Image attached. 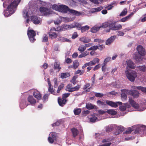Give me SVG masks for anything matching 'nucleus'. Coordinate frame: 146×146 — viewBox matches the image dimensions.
<instances>
[{"label": "nucleus", "mask_w": 146, "mask_h": 146, "mask_svg": "<svg viewBox=\"0 0 146 146\" xmlns=\"http://www.w3.org/2000/svg\"><path fill=\"white\" fill-rule=\"evenodd\" d=\"M119 109L121 111H124L126 110V108L125 105L120 106L119 107Z\"/></svg>", "instance_id": "nucleus-59"}, {"label": "nucleus", "mask_w": 146, "mask_h": 146, "mask_svg": "<svg viewBox=\"0 0 146 146\" xmlns=\"http://www.w3.org/2000/svg\"><path fill=\"white\" fill-rule=\"evenodd\" d=\"M79 65V62L77 60H75L73 62V66L74 67V69H76L78 68Z\"/></svg>", "instance_id": "nucleus-37"}, {"label": "nucleus", "mask_w": 146, "mask_h": 146, "mask_svg": "<svg viewBox=\"0 0 146 146\" xmlns=\"http://www.w3.org/2000/svg\"><path fill=\"white\" fill-rule=\"evenodd\" d=\"M70 73L68 72L62 73L60 74V78L64 79L70 76Z\"/></svg>", "instance_id": "nucleus-28"}, {"label": "nucleus", "mask_w": 146, "mask_h": 146, "mask_svg": "<svg viewBox=\"0 0 146 146\" xmlns=\"http://www.w3.org/2000/svg\"><path fill=\"white\" fill-rule=\"evenodd\" d=\"M116 128L117 131L114 133V134L115 135H118L120 133H122L124 131V127L122 126L117 127Z\"/></svg>", "instance_id": "nucleus-22"}, {"label": "nucleus", "mask_w": 146, "mask_h": 146, "mask_svg": "<svg viewBox=\"0 0 146 146\" xmlns=\"http://www.w3.org/2000/svg\"><path fill=\"white\" fill-rule=\"evenodd\" d=\"M54 68L55 70H58L59 71L61 69V68L60 66V64L58 62H55L54 63Z\"/></svg>", "instance_id": "nucleus-31"}, {"label": "nucleus", "mask_w": 146, "mask_h": 146, "mask_svg": "<svg viewBox=\"0 0 146 146\" xmlns=\"http://www.w3.org/2000/svg\"><path fill=\"white\" fill-rule=\"evenodd\" d=\"M71 130L73 134V136L75 137L78 134V130L76 128H72Z\"/></svg>", "instance_id": "nucleus-30"}, {"label": "nucleus", "mask_w": 146, "mask_h": 146, "mask_svg": "<svg viewBox=\"0 0 146 146\" xmlns=\"http://www.w3.org/2000/svg\"><path fill=\"white\" fill-rule=\"evenodd\" d=\"M128 93L129 95H130L132 96L134 98H138L139 95V92L135 90H128Z\"/></svg>", "instance_id": "nucleus-9"}, {"label": "nucleus", "mask_w": 146, "mask_h": 146, "mask_svg": "<svg viewBox=\"0 0 146 146\" xmlns=\"http://www.w3.org/2000/svg\"><path fill=\"white\" fill-rule=\"evenodd\" d=\"M86 108L88 110H90L93 109H97L98 107L95 105H93L90 103H87L86 104Z\"/></svg>", "instance_id": "nucleus-18"}, {"label": "nucleus", "mask_w": 146, "mask_h": 146, "mask_svg": "<svg viewBox=\"0 0 146 146\" xmlns=\"http://www.w3.org/2000/svg\"><path fill=\"white\" fill-rule=\"evenodd\" d=\"M48 91L51 94L55 95L56 93L54 91V90L53 89L52 87H51L52 85L51 84L50 80L48 78Z\"/></svg>", "instance_id": "nucleus-14"}, {"label": "nucleus", "mask_w": 146, "mask_h": 146, "mask_svg": "<svg viewBox=\"0 0 146 146\" xmlns=\"http://www.w3.org/2000/svg\"><path fill=\"white\" fill-rule=\"evenodd\" d=\"M113 126L110 125L107 126L106 127V131L107 132H109L111 131L113 129Z\"/></svg>", "instance_id": "nucleus-35"}, {"label": "nucleus", "mask_w": 146, "mask_h": 146, "mask_svg": "<svg viewBox=\"0 0 146 146\" xmlns=\"http://www.w3.org/2000/svg\"><path fill=\"white\" fill-rule=\"evenodd\" d=\"M133 129L132 127H129L125 131L123 132V134H127L130 133L133 131Z\"/></svg>", "instance_id": "nucleus-38"}, {"label": "nucleus", "mask_w": 146, "mask_h": 146, "mask_svg": "<svg viewBox=\"0 0 146 146\" xmlns=\"http://www.w3.org/2000/svg\"><path fill=\"white\" fill-rule=\"evenodd\" d=\"M78 36V35L76 32H74L72 34V39H74L76 38Z\"/></svg>", "instance_id": "nucleus-56"}, {"label": "nucleus", "mask_w": 146, "mask_h": 146, "mask_svg": "<svg viewBox=\"0 0 146 146\" xmlns=\"http://www.w3.org/2000/svg\"><path fill=\"white\" fill-rule=\"evenodd\" d=\"M89 29V27L87 25H86L81 27L80 29L81 32L82 33H83L85 32L88 30Z\"/></svg>", "instance_id": "nucleus-33"}, {"label": "nucleus", "mask_w": 146, "mask_h": 146, "mask_svg": "<svg viewBox=\"0 0 146 146\" xmlns=\"http://www.w3.org/2000/svg\"><path fill=\"white\" fill-rule=\"evenodd\" d=\"M109 26L110 29L113 31L119 30L122 28V25L119 24L117 23L116 21L110 23Z\"/></svg>", "instance_id": "nucleus-4"}, {"label": "nucleus", "mask_w": 146, "mask_h": 146, "mask_svg": "<svg viewBox=\"0 0 146 146\" xmlns=\"http://www.w3.org/2000/svg\"><path fill=\"white\" fill-rule=\"evenodd\" d=\"M128 89H123L121 90L122 93L121 94V98L122 100H125L127 99V94L129 95L128 93Z\"/></svg>", "instance_id": "nucleus-12"}, {"label": "nucleus", "mask_w": 146, "mask_h": 146, "mask_svg": "<svg viewBox=\"0 0 146 146\" xmlns=\"http://www.w3.org/2000/svg\"><path fill=\"white\" fill-rule=\"evenodd\" d=\"M103 8L102 7H100L97 8H93L92 9L93 12H96L100 11L103 9Z\"/></svg>", "instance_id": "nucleus-36"}, {"label": "nucleus", "mask_w": 146, "mask_h": 146, "mask_svg": "<svg viewBox=\"0 0 146 146\" xmlns=\"http://www.w3.org/2000/svg\"><path fill=\"white\" fill-rule=\"evenodd\" d=\"M98 113L102 115L106 113V111L102 110H98Z\"/></svg>", "instance_id": "nucleus-64"}, {"label": "nucleus", "mask_w": 146, "mask_h": 146, "mask_svg": "<svg viewBox=\"0 0 146 146\" xmlns=\"http://www.w3.org/2000/svg\"><path fill=\"white\" fill-rule=\"evenodd\" d=\"M139 69L140 70L144 72L145 70V66H139Z\"/></svg>", "instance_id": "nucleus-62"}, {"label": "nucleus", "mask_w": 146, "mask_h": 146, "mask_svg": "<svg viewBox=\"0 0 146 146\" xmlns=\"http://www.w3.org/2000/svg\"><path fill=\"white\" fill-rule=\"evenodd\" d=\"M28 37L32 42H33L36 40L35 37L36 35L35 31L33 30H29L27 31Z\"/></svg>", "instance_id": "nucleus-5"}, {"label": "nucleus", "mask_w": 146, "mask_h": 146, "mask_svg": "<svg viewBox=\"0 0 146 146\" xmlns=\"http://www.w3.org/2000/svg\"><path fill=\"white\" fill-rule=\"evenodd\" d=\"M115 3L113 2L111 4L109 5L108 6L105 7V8L107 9L108 10H110L111 9L114 7L113 5L115 4Z\"/></svg>", "instance_id": "nucleus-46"}, {"label": "nucleus", "mask_w": 146, "mask_h": 146, "mask_svg": "<svg viewBox=\"0 0 146 146\" xmlns=\"http://www.w3.org/2000/svg\"><path fill=\"white\" fill-rule=\"evenodd\" d=\"M106 104L114 108H116L118 106L117 104L119 105H121L122 104V103L121 102H118L117 103H115L111 101L106 100Z\"/></svg>", "instance_id": "nucleus-8"}, {"label": "nucleus", "mask_w": 146, "mask_h": 146, "mask_svg": "<svg viewBox=\"0 0 146 146\" xmlns=\"http://www.w3.org/2000/svg\"><path fill=\"white\" fill-rule=\"evenodd\" d=\"M81 111V109L80 108L74 109V112L75 115H79Z\"/></svg>", "instance_id": "nucleus-34"}, {"label": "nucleus", "mask_w": 146, "mask_h": 146, "mask_svg": "<svg viewBox=\"0 0 146 146\" xmlns=\"http://www.w3.org/2000/svg\"><path fill=\"white\" fill-rule=\"evenodd\" d=\"M98 119L97 117L94 116L92 117H91L90 118V121L92 122H94L96 121V120Z\"/></svg>", "instance_id": "nucleus-53"}, {"label": "nucleus", "mask_w": 146, "mask_h": 146, "mask_svg": "<svg viewBox=\"0 0 146 146\" xmlns=\"http://www.w3.org/2000/svg\"><path fill=\"white\" fill-rule=\"evenodd\" d=\"M142 56L139 54H136L134 58L136 61L140 62L142 60Z\"/></svg>", "instance_id": "nucleus-27"}, {"label": "nucleus", "mask_w": 146, "mask_h": 146, "mask_svg": "<svg viewBox=\"0 0 146 146\" xmlns=\"http://www.w3.org/2000/svg\"><path fill=\"white\" fill-rule=\"evenodd\" d=\"M133 13H131L129 15L127 16L124 17L123 18L119 21L121 22H125L128 19H129L130 17H131L133 15Z\"/></svg>", "instance_id": "nucleus-23"}, {"label": "nucleus", "mask_w": 146, "mask_h": 146, "mask_svg": "<svg viewBox=\"0 0 146 146\" xmlns=\"http://www.w3.org/2000/svg\"><path fill=\"white\" fill-rule=\"evenodd\" d=\"M39 10L42 15H47L50 13V10L46 7H40Z\"/></svg>", "instance_id": "nucleus-7"}, {"label": "nucleus", "mask_w": 146, "mask_h": 146, "mask_svg": "<svg viewBox=\"0 0 146 146\" xmlns=\"http://www.w3.org/2000/svg\"><path fill=\"white\" fill-rule=\"evenodd\" d=\"M98 48V46H91L88 49V50H96Z\"/></svg>", "instance_id": "nucleus-44"}, {"label": "nucleus", "mask_w": 146, "mask_h": 146, "mask_svg": "<svg viewBox=\"0 0 146 146\" xmlns=\"http://www.w3.org/2000/svg\"><path fill=\"white\" fill-rule=\"evenodd\" d=\"M84 73V71H81L80 70H78L76 71L74 73L75 74H80V75H81Z\"/></svg>", "instance_id": "nucleus-52"}, {"label": "nucleus", "mask_w": 146, "mask_h": 146, "mask_svg": "<svg viewBox=\"0 0 146 146\" xmlns=\"http://www.w3.org/2000/svg\"><path fill=\"white\" fill-rule=\"evenodd\" d=\"M125 73L127 78L132 82L134 81L137 76V72L133 70L130 71L127 70L125 71Z\"/></svg>", "instance_id": "nucleus-3"}, {"label": "nucleus", "mask_w": 146, "mask_h": 146, "mask_svg": "<svg viewBox=\"0 0 146 146\" xmlns=\"http://www.w3.org/2000/svg\"><path fill=\"white\" fill-rule=\"evenodd\" d=\"M106 112L112 115H116L117 113V111H115V110L113 109L108 110L106 111Z\"/></svg>", "instance_id": "nucleus-29"}, {"label": "nucleus", "mask_w": 146, "mask_h": 146, "mask_svg": "<svg viewBox=\"0 0 146 146\" xmlns=\"http://www.w3.org/2000/svg\"><path fill=\"white\" fill-rule=\"evenodd\" d=\"M67 100L63 98H61V97H59L58 98V101L59 105L61 106H63L66 104Z\"/></svg>", "instance_id": "nucleus-13"}, {"label": "nucleus", "mask_w": 146, "mask_h": 146, "mask_svg": "<svg viewBox=\"0 0 146 146\" xmlns=\"http://www.w3.org/2000/svg\"><path fill=\"white\" fill-rule=\"evenodd\" d=\"M27 101L32 105H34L36 101L32 96H29L27 98Z\"/></svg>", "instance_id": "nucleus-17"}, {"label": "nucleus", "mask_w": 146, "mask_h": 146, "mask_svg": "<svg viewBox=\"0 0 146 146\" xmlns=\"http://www.w3.org/2000/svg\"><path fill=\"white\" fill-rule=\"evenodd\" d=\"M86 49V48L85 46L83 45H81L78 48V50L80 52H84Z\"/></svg>", "instance_id": "nucleus-39"}, {"label": "nucleus", "mask_w": 146, "mask_h": 146, "mask_svg": "<svg viewBox=\"0 0 146 146\" xmlns=\"http://www.w3.org/2000/svg\"><path fill=\"white\" fill-rule=\"evenodd\" d=\"M135 133H146V126L144 125L137 126L135 130Z\"/></svg>", "instance_id": "nucleus-6"}, {"label": "nucleus", "mask_w": 146, "mask_h": 146, "mask_svg": "<svg viewBox=\"0 0 146 146\" xmlns=\"http://www.w3.org/2000/svg\"><path fill=\"white\" fill-rule=\"evenodd\" d=\"M100 60L98 58H95L92 61L84 64L82 66V68L84 69L87 66H88L87 68V72H89L92 68L91 66L95 65L96 64L99 62Z\"/></svg>", "instance_id": "nucleus-2"}, {"label": "nucleus", "mask_w": 146, "mask_h": 146, "mask_svg": "<svg viewBox=\"0 0 146 146\" xmlns=\"http://www.w3.org/2000/svg\"><path fill=\"white\" fill-rule=\"evenodd\" d=\"M70 9L69 8L65 5H59V11L62 13H66L68 11L70 12Z\"/></svg>", "instance_id": "nucleus-10"}, {"label": "nucleus", "mask_w": 146, "mask_h": 146, "mask_svg": "<svg viewBox=\"0 0 146 146\" xmlns=\"http://www.w3.org/2000/svg\"><path fill=\"white\" fill-rule=\"evenodd\" d=\"M53 82L54 83L53 85L54 87V88H56L58 86V80L56 78H54L53 80Z\"/></svg>", "instance_id": "nucleus-45"}, {"label": "nucleus", "mask_w": 146, "mask_h": 146, "mask_svg": "<svg viewBox=\"0 0 146 146\" xmlns=\"http://www.w3.org/2000/svg\"><path fill=\"white\" fill-rule=\"evenodd\" d=\"M52 8L55 10L59 11V5L58 6L56 4H54L52 6Z\"/></svg>", "instance_id": "nucleus-57"}, {"label": "nucleus", "mask_w": 146, "mask_h": 146, "mask_svg": "<svg viewBox=\"0 0 146 146\" xmlns=\"http://www.w3.org/2000/svg\"><path fill=\"white\" fill-rule=\"evenodd\" d=\"M97 103L99 105H101V106H106V104L105 103L101 101L100 100H98Z\"/></svg>", "instance_id": "nucleus-50"}, {"label": "nucleus", "mask_w": 146, "mask_h": 146, "mask_svg": "<svg viewBox=\"0 0 146 146\" xmlns=\"http://www.w3.org/2000/svg\"><path fill=\"white\" fill-rule=\"evenodd\" d=\"M48 95L46 94H44L42 98V100L44 102H45L48 98Z\"/></svg>", "instance_id": "nucleus-54"}, {"label": "nucleus", "mask_w": 146, "mask_h": 146, "mask_svg": "<svg viewBox=\"0 0 146 146\" xmlns=\"http://www.w3.org/2000/svg\"><path fill=\"white\" fill-rule=\"evenodd\" d=\"M64 87V84L62 83L58 87V89L57 91V93H59L60 91L62 90Z\"/></svg>", "instance_id": "nucleus-42"}, {"label": "nucleus", "mask_w": 146, "mask_h": 146, "mask_svg": "<svg viewBox=\"0 0 146 146\" xmlns=\"http://www.w3.org/2000/svg\"><path fill=\"white\" fill-rule=\"evenodd\" d=\"M51 137H52L54 140L55 141L56 140L57 137L56 133L54 132H52L51 134Z\"/></svg>", "instance_id": "nucleus-47"}, {"label": "nucleus", "mask_w": 146, "mask_h": 146, "mask_svg": "<svg viewBox=\"0 0 146 146\" xmlns=\"http://www.w3.org/2000/svg\"><path fill=\"white\" fill-rule=\"evenodd\" d=\"M31 21L35 24H38L40 23V20L36 16H32L31 17Z\"/></svg>", "instance_id": "nucleus-21"}, {"label": "nucleus", "mask_w": 146, "mask_h": 146, "mask_svg": "<svg viewBox=\"0 0 146 146\" xmlns=\"http://www.w3.org/2000/svg\"><path fill=\"white\" fill-rule=\"evenodd\" d=\"M126 64L127 66L130 68L134 69L135 67L134 63L131 60H127Z\"/></svg>", "instance_id": "nucleus-20"}, {"label": "nucleus", "mask_w": 146, "mask_h": 146, "mask_svg": "<svg viewBox=\"0 0 146 146\" xmlns=\"http://www.w3.org/2000/svg\"><path fill=\"white\" fill-rule=\"evenodd\" d=\"M127 11L126 8H125L121 13L119 15L120 16L123 17L125 16L127 14Z\"/></svg>", "instance_id": "nucleus-41"}, {"label": "nucleus", "mask_w": 146, "mask_h": 146, "mask_svg": "<svg viewBox=\"0 0 146 146\" xmlns=\"http://www.w3.org/2000/svg\"><path fill=\"white\" fill-rule=\"evenodd\" d=\"M70 95V93H68L63 94L62 95V98L65 99L66 98L68 97Z\"/></svg>", "instance_id": "nucleus-60"}, {"label": "nucleus", "mask_w": 146, "mask_h": 146, "mask_svg": "<svg viewBox=\"0 0 146 146\" xmlns=\"http://www.w3.org/2000/svg\"><path fill=\"white\" fill-rule=\"evenodd\" d=\"M111 60V58L109 57H107L104 60V65H105L108 62L110 61Z\"/></svg>", "instance_id": "nucleus-49"}, {"label": "nucleus", "mask_w": 146, "mask_h": 146, "mask_svg": "<svg viewBox=\"0 0 146 146\" xmlns=\"http://www.w3.org/2000/svg\"><path fill=\"white\" fill-rule=\"evenodd\" d=\"M80 40L85 43H88L91 41L90 39L85 37L80 38Z\"/></svg>", "instance_id": "nucleus-25"}, {"label": "nucleus", "mask_w": 146, "mask_h": 146, "mask_svg": "<svg viewBox=\"0 0 146 146\" xmlns=\"http://www.w3.org/2000/svg\"><path fill=\"white\" fill-rule=\"evenodd\" d=\"M100 28L101 27H94L91 29V32L92 33H96L100 30Z\"/></svg>", "instance_id": "nucleus-32"}, {"label": "nucleus", "mask_w": 146, "mask_h": 146, "mask_svg": "<svg viewBox=\"0 0 146 146\" xmlns=\"http://www.w3.org/2000/svg\"><path fill=\"white\" fill-rule=\"evenodd\" d=\"M101 66L100 64H98L96 65L94 68L93 70L94 71H96L100 68Z\"/></svg>", "instance_id": "nucleus-61"}, {"label": "nucleus", "mask_w": 146, "mask_h": 146, "mask_svg": "<svg viewBox=\"0 0 146 146\" xmlns=\"http://www.w3.org/2000/svg\"><path fill=\"white\" fill-rule=\"evenodd\" d=\"M48 35L49 38L51 39H55L57 38V34L54 32H50L48 33Z\"/></svg>", "instance_id": "nucleus-24"}, {"label": "nucleus", "mask_w": 146, "mask_h": 146, "mask_svg": "<svg viewBox=\"0 0 146 146\" xmlns=\"http://www.w3.org/2000/svg\"><path fill=\"white\" fill-rule=\"evenodd\" d=\"M70 13L73 14L74 15L76 16H79L82 15V14L80 12L72 9H70Z\"/></svg>", "instance_id": "nucleus-26"}, {"label": "nucleus", "mask_w": 146, "mask_h": 146, "mask_svg": "<svg viewBox=\"0 0 146 146\" xmlns=\"http://www.w3.org/2000/svg\"><path fill=\"white\" fill-rule=\"evenodd\" d=\"M129 104L135 108L137 109L139 107V104H136V102L132 99V98H129Z\"/></svg>", "instance_id": "nucleus-16"}, {"label": "nucleus", "mask_w": 146, "mask_h": 146, "mask_svg": "<svg viewBox=\"0 0 146 146\" xmlns=\"http://www.w3.org/2000/svg\"><path fill=\"white\" fill-rule=\"evenodd\" d=\"M21 0H15L12 2L7 7V9L9 13L12 14L15 11L16 9Z\"/></svg>", "instance_id": "nucleus-1"}, {"label": "nucleus", "mask_w": 146, "mask_h": 146, "mask_svg": "<svg viewBox=\"0 0 146 146\" xmlns=\"http://www.w3.org/2000/svg\"><path fill=\"white\" fill-rule=\"evenodd\" d=\"M64 37H62L60 36H58V38H57V40L58 41H59L61 42H64Z\"/></svg>", "instance_id": "nucleus-63"}, {"label": "nucleus", "mask_w": 146, "mask_h": 146, "mask_svg": "<svg viewBox=\"0 0 146 146\" xmlns=\"http://www.w3.org/2000/svg\"><path fill=\"white\" fill-rule=\"evenodd\" d=\"M77 76H74L72 78V80L70 81V82L72 83L74 85L76 83V80L77 78Z\"/></svg>", "instance_id": "nucleus-43"}, {"label": "nucleus", "mask_w": 146, "mask_h": 146, "mask_svg": "<svg viewBox=\"0 0 146 146\" xmlns=\"http://www.w3.org/2000/svg\"><path fill=\"white\" fill-rule=\"evenodd\" d=\"M33 95L37 100H40L41 99V95L37 90H35L33 93Z\"/></svg>", "instance_id": "nucleus-15"}, {"label": "nucleus", "mask_w": 146, "mask_h": 146, "mask_svg": "<svg viewBox=\"0 0 146 146\" xmlns=\"http://www.w3.org/2000/svg\"><path fill=\"white\" fill-rule=\"evenodd\" d=\"M103 96V94L100 93H96L95 94V96L97 97H101Z\"/></svg>", "instance_id": "nucleus-55"}, {"label": "nucleus", "mask_w": 146, "mask_h": 146, "mask_svg": "<svg viewBox=\"0 0 146 146\" xmlns=\"http://www.w3.org/2000/svg\"><path fill=\"white\" fill-rule=\"evenodd\" d=\"M115 38V36H111L106 40V44L107 45H110L114 40Z\"/></svg>", "instance_id": "nucleus-19"}, {"label": "nucleus", "mask_w": 146, "mask_h": 146, "mask_svg": "<svg viewBox=\"0 0 146 146\" xmlns=\"http://www.w3.org/2000/svg\"><path fill=\"white\" fill-rule=\"evenodd\" d=\"M75 27L77 28L78 30H80L81 27V25L78 23H76L74 24Z\"/></svg>", "instance_id": "nucleus-51"}, {"label": "nucleus", "mask_w": 146, "mask_h": 146, "mask_svg": "<svg viewBox=\"0 0 146 146\" xmlns=\"http://www.w3.org/2000/svg\"><path fill=\"white\" fill-rule=\"evenodd\" d=\"M137 50L138 54L141 55L143 56L145 55L146 53L145 50L142 46L138 45L137 48Z\"/></svg>", "instance_id": "nucleus-11"}, {"label": "nucleus", "mask_w": 146, "mask_h": 146, "mask_svg": "<svg viewBox=\"0 0 146 146\" xmlns=\"http://www.w3.org/2000/svg\"><path fill=\"white\" fill-rule=\"evenodd\" d=\"M48 140L49 142L51 143H52L54 142V141H55L52 138V137L50 136L48 137Z\"/></svg>", "instance_id": "nucleus-58"}, {"label": "nucleus", "mask_w": 146, "mask_h": 146, "mask_svg": "<svg viewBox=\"0 0 146 146\" xmlns=\"http://www.w3.org/2000/svg\"><path fill=\"white\" fill-rule=\"evenodd\" d=\"M48 37L47 35L46 34H44L43 36L42 39V42H46L48 41Z\"/></svg>", "instance_id": "nucleus-40"}, {"label": "nucleus", "mask_w": 146, "mask_h": 146, "mask_svg": "<svg viewBox=\"0 0 146 146\" xmlns=\"http://www.w3.org/2000/svg\"><path fill=\"white\" fill-rule=\"evenodd\" d=\"M138 90H141L142 92L146 93V88L143 87L141 86L137 87Z\"/></svg>", "instance_id": "nucleus-48"}]
</instances>
